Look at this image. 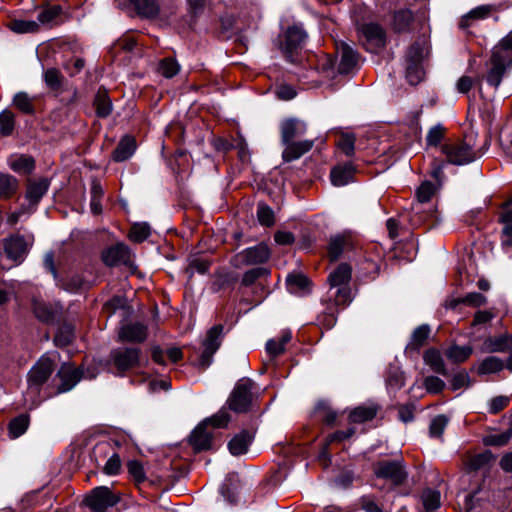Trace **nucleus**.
Wrapping results in <instances>:
<instances>
[{"instance_id":"62","label":"nucleus","mask_w":512,"mask_h":512,"mask_svg":"<svg viewBox=\"0 0 512 512\" xmlns=\"http://www.w3.org/2000/svg\"><path fill=\"white\" fill-rule=\"evenodd\" d=\"M317 321L319 325L326 329H331L336 321V306L331 305L327 308V311L323 312L321 315L318 316Z\"/></svg>"},{"instance_id":"6","label":"nucleus","mask_w":512,"mask_h":512,"mask_svg":"<svg viewBox=\"0 0 512 512\" xmlns=\"http://www.w3.org/2000/svg\"><path fill=\"white\" fill-rule=\"evenodd\" d=\"M141 350L137 347H119L110 353V363L118 374L137 368L140 364Z\"/></svg>"},{"instance_id":"33","label":"nucleus","mask_w":512,"mask_h":512,"mask_svg":"<svg viewBox=\"0 0 512 512\" xmlns=\"http://www.w3.org/2000/svg\"><path fill=\"white\" fill-rule=\"evenodd\" d=\"M96 115L99 118H106L112 112V102L105 89H99L94 99Z\"/></svg>"},{"instance_id":"50","label":"nucleus","mask_w":512,"mask_h":512,"mask_svg":"<svg viewBox=\"0 0 512 512\" xmlns=\"http://www.w3.org/2000/svg\"><path fill=\"white\" fill-rule=\"evenodd\" d=\"M512 438V427L505 432L490 434L484 437L483 443L486 446L501 447L506 445Z\"/></svg>"},{"instance_id":"58","label":"nucleus","mask_w":512,"mask_h":512,"mask_svg":"<svg viewBox=\"0 0 512 512\" xmlns=\"http://www.w3.org/2000/svg\"><path fill=\"white\" fill-rule=\"evenodd\" d=\"M269 274V270L264 267H256L246 271L242 277V285L250 286L261 277H265Z\"/></svg>"},{"instance_id":"53","label":"nucleus","mask_w":512,"mask_h":512,"mask_svg":"<svg viewBox=\"0 0 512 512\" xmlns=\"http://www.w3.org/2000/svg\"><path fill=\"white\" fill-rule=\"evenodd\" d=\"M257 219L261 225L270 227L275 222L274 212L267 204L260 202L257 206Z\"/></svg>"},{"instance_id":"15","label":"nucleus","mask_w":512,"mask_h":512,"mask_svg":"<svg viewBox=\"0 0 512 512\" xmlns=\"http://www.w3.org/2000/svg\"><path fill=\"white\" fill-rule=\"evenodd\" d=\"M119 340L122 342L142 343L148 336V327L141 322H131L119 330Z\"/></svg>"},{"instance_id":"63","label":"nucleus","mask_w":512,"mask_h":512,"mask_svg":"<svg viewBox=\"0 0 512 512\" xmlns=\"http://www.w3.org/2000/svg\"><path fill=\"white\" fill-rule=\"evenodd\" d=\"M126 304L127 300L124 296L115 295L105 302L103 310L107 312L109 315H111L115 313L117 310L125 308Z\"/></svg>"},{"instance_id":"57","label":"nucleus","mask_w":512,"mask_h":512,"mask_svg":"<svg viewBox=\"0 0 512 512\" xmlns=\"http://www.w3.org/2000/svg\"><path fill=\"white\" fill-rule=\"evenodd\" d=\"M127 470L129 475L132 477V479L137 483L140 484L145 481V471L142 463L138 460H130L127 463Z\"/></svg>"},{"instance_id":"44","label":"nucleus","mask_w":512,"mask_h":512,"mask_svg":"<svg viewBox=\"0 0 512 512\" xmlns=\"http://www.w3.org/2000/svg\"><path fill=\"white\" fill-rule=\"evenodd\" d=\"M59 286L70 293H77L86 287V282L81 275L74 274L62 279Z\"/></svg>"},{"instance_id":"45","label":"nucleus","mask_w":512,"mask_h":512,"mask_svg":"<svg viewBox=\"0 0 512 512\" xmlns=\"http://www.w3.org/2000/svg\"><path fill=\"white\" fill-rule=\"evenodd\" d=\"M8 28L18 34L34 33L39 29V24L32 20H12L8 23Z\"/></svg>"},{"instance_id":"61","label":"nucleus","mask_w":512,"mask_h":512,"mask_svg":"<svg viewBox=\"0 0 512 512\" xmlns=\"http://www.w3.org/2000/svg\"><path fill=\"white\" fill-rule=\"evenodd\" d=\"M287 286L291 292H295L296 290L305 289L308 284V278L303 274H290L286 279Z\"/></svg>"},{"instance_id":"41","label":"nucleus","mask_w":512,"mask_h":512,"mask_svg":"<svg viewBox=\"0 0 512 512\" xmlns=\"http://www.w3.org/2000/svg\"><path fill=\"white\" fill-rule=\"evenodd\" d=\"M10 168L23 174H30L35 168V161L31 156L21 155L10 160Z\"/></svg>"},{"instance_id":"52","label":"nucleus","mask_w":512,"mask_h":512,"mask_svg":"<svg viewBox=\"0 0 512 512\" xmlns=\"http://www.w3.org/2000/svg\"><path fill=\"white\" fill-rule=\"evenodd\" d=\"M151 234L150 226L147 223H135L129 232V239L141 243Z\"/></svg>"},{"instance_id":"21","label":"nucleus","mask_w":512,"mask_h":512,"mask_svg":"<svg viewBox=\"0 0 512 512\" xmlns=\"http://www.w3.org/2000/svg\"><path fill=\"white\" fill-rule=\"evenodd\" d=\"M285 148L282 152V159L284 162H292L299 159L304 154L309 152L313 146V140L290 141L289 143H282Z\"/></svg>"},{"instance_id":"29","label":"nucleus","mask_w":512,"mask_h":512,"mask_svg":"<svg viewBox=\"0 0 512 512\" xmlns=\"http://www.w3.org/2000/svg\"><path fill=\"white\" fill-rule=\"evenodd\" d=\"M423 360L425 364L430 366L433 372L442 376L448 375L444 360L437 349L431 348L426 350L423 355Z\"/></svg>"},{"instance_id":"46","label":"nucleus","mask_w":512,"mask_h":512,"mask_svg":"<svg viewBox=\"0 0 512 512\" xmlns=\"http://www.w3.org/2000/svg\"><path fill=\"white\" fill-rule=\"evenodd\" d=\"M15 128V115L12 111L5 109L0 113V136H10Z\"/></svg>"},{"instance_id":"48","label":"nucleus","mask_w":512,"mask_h":512,"mask_svg":"<svg viewBox=\"0 0 512 512\" xmlns=\"http://www.w3.org/2000/svg\"><path fill=\"white\" fill-rule=\"evenodd\" d=\"M346 239L343 236L337 235L331 237L328 245V255L331 261L339 259L346 246Z\"/></svg>"},{"instance_id":"11","label":"nucleus","mask_w":512,"mask_h":512,"mask_svg":"<svg viewBox=\"0 0 512 512\" xmlns=\"http://www.w3.org/2000/svg\"><path fill=\"white\" fill-rule=\"evenodd\" d=\"M489 64L490 67L486 75V81L490 86L497 89L507 70L512 68V61L506 60L502 56L492 52Z\"/></svg>"},{"instance_id":"36","label":"nucleus","mask_w":512,"mask_h":512,"mask_svg":"<svg viewBox=\"0 0 512 512\" xmlns=\"http://www.w3.org/2000/svg\"><path fill=\"white\" fill-rule=\"evenodd\" d=\"M30 425V416L28 414H20L9 422V435L15 439L23 435Z\"/></svg>"},{"instance_id":"54","label":"nucleus","mask_w":512,"mask_h":512,"mask_svg":"<svg viewBox=\"0 0 512 512\" xmlns=\"http://www.w3.org/2000/svg\"><path fill=\"white\" fill-rule=\"evenodd\" d=\"M180 65L178 62L170 57L161 60L159 65V72L166 78H172L178 74Z\"/></svg>"},{"instance_id":"8","label":"nucleus","mask_w":512,"mask_h":512,"mask_svg":"<svg viewBox=\"0 0 512 512\" xmlns=\"http://www.w3.org/2000/svg\"><path fill=\"white\" fill-rule=\"evenodd\" d=\"M54 371V363L49 357H41L28 373V391L38 394L41 386Z\"/></svg>"},{"instance_id":"7","label":"nucleus","mask_w":512,"mask_h":512,"mask_svg":"<svg viewBox=\"0 0 512 512\" xmlns=\"http://www.w3.org/2000/svg\"><path fill=\"white\" fill-rule=\"evenodd\" d=\"M223 329V325L218 324L208 330L202 343L203 351L198 359V366L202 370H205L211 365L212 357L221 345Z\"/></svg>"},{"instance_id":"64","label":"nucleus","mask_w":512,"mask_h":512,"mask_svg":"<svg viewBox=\"0 0 512 512\" xmlns=\"http://www.w3.org/2000/svg\"><path fill=\"white\" fill-rule=\"evenodd\" d=\"M360 507L366 512H383L373 495H364L359 499Z\"/></svg>"},{"instance_id":"9","label":"nucleus","mask_w":512,"mask_h":512,"mask_svg":"<svg viewBox=\"0 0 512 512\" xmlns=\"http://www.w3.org/2000/svg\"><path fill=\"white\" fill-rule=\"evenodd\" d=\"M119 502V497L106 486L94 488L85 498L86 505L93 512H106L109 507H113Z\"/></svg>"},{"instance_id":"2","label":"nucleus","mask_w":512,"mask_h":512,"mask_svg":"<svg viewBox=\"0 0 512 512\" xmlns=\"http://www.w3.org/2000/svg\"><path fill=\"white\" fill-rule=\"evenodd\" d=\"M373 472L377 478L386 480L394 487L404 485L409 476L406 463L402 457L375 462Z\"/></svg>"},{"instance_id":"4","label":"nucleus","mask_w":512,"mask_h":512,"mask_svg":"<svg viewBox=\"0 0 512 512\" xmlns=\"http://www.w3.org/2000/svg\"><path fill=\"white\" fill-rule=\"evenodd\" d=\"M441 151L446 156L447 163L458 166L470 164L478 157L472 138L467 137L456 142L445 143Z\"/></svg>"},{"instance_id":"38","label":"nucleus","mask_w":512,"mask_h":512,"mask_svg":"<svg viewBox=\"0 0 512 512\" xmlns=\"http://www.w3.org/2000/svg\"><path fill=\"white\" fill-rule=\"evenodd\" d=\"M19 187L18 180L9 174H0V198L8 199L16 193Z\"/></svg>"},{"instance_id":"23","label":"nucleus","mask_w":512,"mask_h":512,"mask_svg":"<svg viewBox=\"0 0 512 512\" xmlns=\"http://www.w3.org/2000/svg\"><path fill=\"white\" fill-rule=\"evenodd\" d=\"M354 173L355 167L352 163L337 165L330 172L331 183L336 187L345 186L353 181Z\"/></svg>"},{"instance_id":"10","label":"nucleus","mask_w":512,"mask_h":512,"mask_svg":"<svg viewBox=\"0 0 512 512\" xmlns=\"http://www.w3.org/2000/svg\"><path fill=\"white\" fill-rule=\"evenodd\" d=\"M306 38L307 34L300 26L294 25L287 29L283 44V52L287 61L291 63L297 62L295 52L302 47Z\"/></svg>"},{"instance_id":"1","label":"nucleus","mask_w":512,"mask_h":512,"mask_svg":"<svg viewBox=\"0 0 512 512\" xmlns=\"http://www.w3.org/2000/svg\"><path fill=\"white\" fill-rule=\"evenodd\" d=\"M254 382L249 378L239 379L231 391L225 406L238 414L253 410L257 396L252 392Z\"/></svg>"},{"instance_id":"30","label":"nucleus","mask_w":512,"mask_h":512,"mask_svg":"<svg viewBox=\"0 0 512 512\" xmlns=\"http://www.w3.org/2000/svg\"><path fill=\"white\" fill-rule=\"evenodd\" d=\"M414 20L410 9H399L393 13L392 27L396 32H406Z\"/></svg>"},{"instance_id":"24","label":"nucleus","mask_w":512,"mask_h":512,"mask_svg":"<svg viewBox=\"0 0 512 512\" xmlns=\"http://www.w3.org/2000/svg\"><path fill=\"white\" fill-rule=\"evenodd\" d=\"M136 150L135 139L129 135L122 137L112 153V159L115 162L128 160Z\"/></svg>"},{"instance_id":"17","label":"nucleus","mask_w":512,"mask_h":512,"mask_svg":"<svg viewBox=\"0 0 512 512\" xmlns=\"http://www.w3.org/2000/svg\"><path fill=\"white\" fill-rule=\"evenodd\" d=\"M83 376L80 368H74L70 365H62L57 372V377L61 383L57 387V393H65L73 389Z\"/></svg>"},{"instance_id":"39","label":"nucleus","mask_w":512,"mask_h":512,"mask_svg":"<svg viewBox=\"0 0 512 512\" xmlns=\"http://www.w3.org/2000/svg\"><path fill=\"white\" fill-rule=\"evenodd\" d=\"M441 494L438 490L431 488L425 489L421 494V501L426 512H432L441 505Z\"/></svg>"},{"instance_id":"16","label":"nucleus","mask_w":512,"mask_h":512,"mask_svg":"<svg viewBox=\"0 0 512 512\" xmlns=\"http://www.w3.org/2000/svg\"><path fill=\"white\" fill-rule=\"evenodd\" d=\"M101 258L110 267L126 264L130 259L129 248L124 243H117L104 249Z\"/></svg>"},{"instance_id":"22","label":"nucleus","mask_w":512,"mask_h":512,"mask_svg":"<svg viewBox=\"0 0 512 512\" xmlns=\"http://www.w3.org/2000/svg\"><path fill=\"white\" fill-rule=\"evenodd\" d=\"M338 53L340 55L338 72L340 74L350 73L357 66L358 54L346 43L340 44Z\"/></svg>"},{"instance_id":"55","label":"nucleus","mask_w":512,"mask_h":512,"mask_svg":"<svg viewBox=\"0 0 512 512\" xmlns=\"http://www.w3.org/2000/svg\"><path fill=\"white\" fill-rule=\"evenodd\" d=\"M62 13V7L60 5H53L38 14V21L41 24H50L54 22Z\"/></svg>"},{"instance_id":"43","label":"nucleus","mask_w":512,"mask_h":512,"mask_svg":"<svg viewBox=\"0 0 512 512\" xmlns=\"http://www.w3.org/2000/svg\"><path fill=\"white\" fill-rule=\"evenodd\" d=\"M435 190L436 189L433 183L429 181L423 182L416 191V198L418 203L415 206H413V210L419 212V206L423 203L429 202L432 196L434 195Z\"/></svg>"},{"instance_id":"19","label":"nucleus","mask_w":512,"mask_h":512,"mask_svg":"<svg viewBox=\"0 0 512 512\" xmlns=\"http://www.w3.org/2000/svg\"><path fill=\"white\" fill-rule=\"evenodd\" d=\"M212 439V432L209 431L208 426L201 421L192 431L189 437V443L195 451L200 452L211 448Z\"/></svg>"},{"instance_id":"25","label":"nucleus","mask_w":512,"mask_h":512,"mask_svg":"<svg viewBox=\"0 0 512 512\" xmlns=\"http://www.w3.org/2000/svg\"><path fill=\"white\" fill-rule=\"evenodd\" d=\"M253 437V434L248 430H243L236 434L228 443L230 453L234 456L246 453Z\"/></svg>"},{"instance_id":"47","label":"nucleus","mask_w":512,"mask_h":512,"mask_svg":"<svg viewBox=\"0 0 512 512\" xmlns=\"http://www.w3.org/2000/svg\"><path fill=\"white\" fill-rule=\"evenodd\" d=\"M356 137L351 133H341L336 145L347 156L352 157L355 153Z\"/></svg>"},{"instance_id":"59","label":"nucleus","mask_w":512,"mask_h":512,"mask_svg":"<svg viewBox=\"0 0 512 512\" xmlns=\"http://www.w3.org/2000/svg\"><path fill=\"white\" fill-rule=\"evenodd\" d=\"M490 12H491L490 6H479L475 9L471 10L468 14H466L462 18L460 26L462 28L468 27L470 25L469 24L470 19H483V18L487 17L490 14Z\"/></svg>"},{"instance_id":"14","label":"nucleus","mask_w":512,"mask_h":512,"mask_svg":"<svg viewBox=\"0 0 512 512\" xmlns=\"http://www.w3.org/2000/svg\"><path fill=\"white\" fill-rule=\"evenodd\" d=\"M28 250V243L22 235L11 236L4 242V251L7 257L15 262L21 263L26 257Z\"/></svg>"},{"instance_id":"35","label":"nucleus","mask_w":512,"mask_h":512,"mask_svg":"<svg viewBox=\"0 0 512 512\" xmlns=\"http://www.w3.org/2000/svg\"><path fill=\"white\" fill-rule=\"evenodd\" d=\"M378 408L376 406H358L349 414L351 423H364L375 418Z\"/></svg>"},{"instance_id":"13","label":"nucleus","mask_w":512,"mask_h":512,"mask_svg":"<svg viewBox=\"0 0 512 512\" xmlns=\"http://www.w3.org/2000/svg\"><path fill=\"white\" fill-rule=\"evenodd\" d=\"M50 186V182L47 178H40L38 180H29L25 198L29 202L28 212H33L42 197L47 193Z\"/></svg>"},{"instance_id":"49","label":"nucleus","mask_w":512,"mask_h":512,"mask_svg":"<svg viewBox=\"0 0 512 512\" xmlns=\"http://www.w3.org/2000/svg\"><path fill=\"white\" fill-rule=\"evenodd\" d=\"M492 52L502 56L506 60L512 61V30L501 39L492 49Z\"/></svg>"},{"instance_id":"28","label":"nucleus","mask_w":512,"mask_h":512,"mask_svg":"<svg viewBox=\"0 0 512 512\" xmlns=\"http://www.w3.org/2000/svg\"><path fill=\"white\" fill-rule=\"evenodd\" d=\"M33 312L37 319L44 323H53L59 314V308L51 304L35 301Z\"/></svg>"},{"instance_id":"37","label":"nucleus","mask_w":512,"mask_h":512,"mask_svg":"<svg viewBox=\"0 0 512 512\" xmlns=\"http://www.w3.org/2000/svg\"><path fill=\"white\" fill-rule=\"evenodd\" d=\"M495 457L493 453L489 450H486L482 453L476 454L469 458L467 462V467L470 471H478L489 466Z\"/></svg>"},{"instance_id":"27","label":"nucleus","mask_w":512,"mask_h":512,"mask_svg":"<svg viewBox=\"0 0 512 512\" xmlns=\"http://www.w3.org/2000/svg\"><path fill=\"white\" fill-rule=\"evenodd\" d=\"M484 349L488 352L512 351V334H505L498 337H489L483 343Z\"/></svg>"},{"instance_id":"26","label":"nucleus","mask_w":512,"mask_h":512,"mask_svg":"<svg viewBox=\"0 0 512 512\" xmlns=\"http://www.w3.org/2000/svg\"><path fill=\"white\" fill-rule=\"evenodd\" d=\"M137 14L144 18H154L159 14L158 0H128Z\"/></svg>"},{"instance_id":"18","label":"nucleus","mask_w":512,"mask_h":512,"mask_svg":"<svg viewBox=\"0 0 512 512\" xmlns=\"http://www.w3.org/2000/svg\"><path fill=\"white\" fill-rule=\"evenodd\" d=\"M307 131V125L298 118L284 119L280 124L281 142L289 143L297 137L304 135Z\"/></svg>"},{"instance_id":"34","label":"nucleus","mask_w":512,"mask_h":512,"mask_svg":"<svg viewBox=\"0 0 512 512\" xmlns=\"http://www.w3.org/2000/svg\"><path fill=\"white\" fill-rule=\"evenodd\" d=\"M430 327L427 324L418 326L411 335V340L406 347V350L418 351L425 345L430 335Z\"/></svg>"},{"instance_id":"51","label":"nucleus","mask_w":512,"mask_h":512,"mask_svg":"<svg viewBox=\"0 0 512 512\" xmlns=\"http://www.w3.org/2000/svg\"><path fill=\"white\" fill-rule=\"evenodd\" d=\"M503 361L495 356H490L485 358L480 366H479V373L480 374H491L501 371L504 368Z\"/></svg>"},{"instance_id":"56","label":"nucleus","mask_w":512,"mask_h":512,"mask_svg":"<svg viewBox=\"0 0 512 512\" xmlns=\"http://www.w3.org/2000/svg\"><path fill=\"white\" fill-rule=\"evenodd\" d=\"M449 419L445 415H438L432 419L429 426V435L440 438L448 424Z\"/></svg>"},{"instance_id":"12","label":"nucleus","mask_w":512,"mask_h":512,"mask_svg":"<svg viewBox=\"0 0 512 512\" xmlns=\"http://www.w3.org/2000/svg\"><path fill=\"white\" fill-rule=\"evenodd\" d=\"M270 255L268 246L265 243H259L238 253L234 257V261L243 265H257L266 263Z\"/></svg>"},{"instance_id":"32","label":"nucleus","mask_w":512,"mask_h":512,"mask_svg":"<svg viewBox=\"0 0 512 512\" xmlns=\"http://www.w3.org/2000/svg\"><path fill=\"white\" fill-rule=\"evenodd\" d=\"M35 99V97L29 96L27 92L20 91L14 95L12 104L23 114L34 115L36 111Z\"/></svg>"},{"instance_id":"60","label":"nucleus","mask_w":512,"mask_h":512,"mask_svg":"<svg viewBox=\"0 0 512 512\" xmlns=\"http://www.w3.org/2000/svg\"><path fill=\"white\" fill-rule=\"evenodd\" d=\"M423 386L428 393L439 394L444 390L446 384L437 376H427L424 378Z\"/></svg>"},{"instance_id":"3","label":"nucleus","mask_w":512,"mask_h":512,"mask_svg":"<svg viewBox=\"0 0 512 512\" xmlns=\"http://www.w3.org/2000/svg\"><path fill=\"white\" fill-rule=\"evenodd\" d=\"M424 51L425 43L423 41H415L408 47L405 53V77L411 85H418L424 78Z\"/></svg>"},{"instance_id":"20","label":"nucleus","mask_w":512,"mask_h":512,"mask_svg":"<svg viewBox=\"0 0 512 512\" xmlns=\"http://www.w3.org/2000/svg\"><path fill=\"white\" fill-rule=\"evenodd\" d=\"M361 32L366 39L369 50H375L384 47L386 34L384 29L376 23H367L362 25Z\"/></svg>"},{"instance_id":"31","label":"nucleus","mask_w":512,"mask_h":512,"mask_svg":"<svg viewBox=\"0 0 512 512\" xmlns=\"http://www.w3.org/2000/svg\"><path fill=\"white\" fill-rule=\"evenodd\" d=\"M43 80L46 86L53 92L59 94L62 90L65 77L57 68L51 67L43 72Z\"/></svg>"},{"instance_id":"5","label":"nucleus","mask_w":512,"mask_h":512,"mask_svg":"<svg viewBox=\"0 0 512 512\" xmlns=\"http://www.w3.org/2000/svg\"><path fill=\"white\" fill-rule=\"evenodd\" d=\"M352 277V268L347 263L339 264L328 276L330 288H337L335 302L345 305L350 301L351 290L348 286Z\"/></svg>"},{"instance_id":"40","label":"nucleus","mask_w":512,"mask_h":512,"mask_svg":"<svg viewBox=\"0 0 512 512\" xmlns=\"http://www.w3.org/2000/svg\"><path fill=\"white\" fill-rule=\"evenodd\" d=\"M229 409L224 405L216 414L211 417H207L203 422L209 427L213 428H226L231 421V415Z\"/></svg>"},{"instance_id":"42","label":"nucleus","mask_w":512,"mask_h":512,"mask_svg":"<svg viewBox=\"0 0 512 512\" xmlns=\"http://www.w3.org/2000/svg\"><path fill=\"white\" fill-rule=\"evenodd\" d=\"M471 354H472L471 346L453 345V346L449 347L445 352L446 357L455 363H462V362L466 361L470 357Z\"/></svg>"}]
</instances>
